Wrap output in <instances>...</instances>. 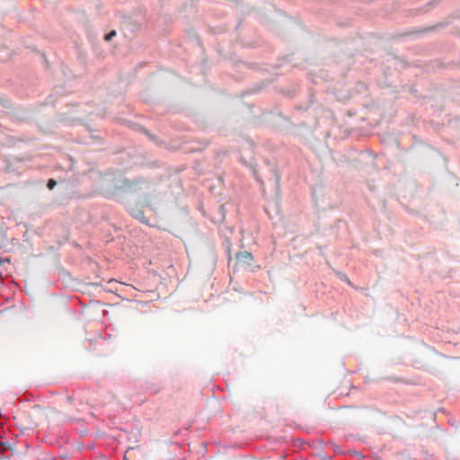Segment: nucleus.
<instances>
[{
  "label": "nucleus",
  "instance_id": "nucleus-1",
  "mask_svg": "<svg viewBox=\"0 0 460 460\" xmlns=\"http://www.w3.org/2000/svg\"><path fill=\"white\" fill-rule=\"evenodd\" d=\"M236 266L241 268H250L252 266L253 256L249 252H241L236 253L235 256Z\"/></svg>",
  "mask_w": 460,
  "mask_h": 460
},
{
  "label": "nucleus",
  "instance_id": "nucleus-2",
  "mask_svg": "<svg viewBox=\"0 0 460 460\" xmlns=\"http://www.w3.org/2000/svg\"><path fill=\"white\" fill-rule=\"evenodd\" d=\"M57 182L54 179H50L49 181H48V188L49 190H52L55 186H56Z\"/></svg>",
  "mask_w": 460,
  "mask_h": 460
},
{
  "label": "nucleus",
  "instance_id": "nucleus-3",
  "mask_svg": "<svg viewBox=\"0 0 460 460\" xmlns=\"http://www.w3.org/2000/svg\"><path fill=\"white\" fill-rule=\"evenodd\" d=\"M116 35V31H112L105 36L106 40H111Z\"/></svg>",
  "mask_w": 460,
  "mask_h": 460
}]
</instances>
